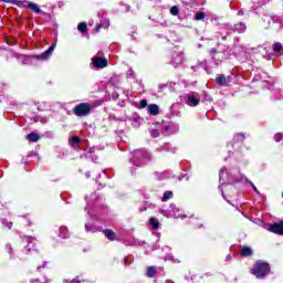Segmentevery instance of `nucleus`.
Wrapping results in <instances>:
<instances>
[{"label":"nucleus","mask_w":283,"mask_h":283,"mask_svg":"<svg viewBox=\"0 0 283 283\" xmlns=\"http://www.w3.org/2000/svg\"><path fill=\"white\" fill-rule=\"evenodd\" d=\"M224 176H227L228 182H231V184L247 182L248 185H250V187H252L253 191L256 192L258 196H260V190H258V187H255V185L251 180H249L244 175H242V172H240V168L227 169V167H223L220 169V180H222Z\"/></svg>","instance_id":"1"},{"label":"nucleus","mask_w":283,"mask_h":283,"mask_svg":"<svg viewBox=\"0 0 283 283\" xmlns=\"http://www.w3.org/2000/svg\"><path fill=\"white\" fill-rule=\"evenodd\" d=\"M219 180L220 182H222L221 186H219V189H221L222 198L227 200V202H231L229 201L228 198H233L234 200H238V189H235V186H233V185H238V182L231 184L229 181V178H227V175H224V177L220 179V172H219Z\"/></svg>","instance_id":"2"},{"label":"nucleus","mask_w":283,"mask_h":283,"mask_svg":"<svg viewBox=\"0 0 283 283\" xmlns=\"http://www.w3.org/2000/svg\"><path fill=\"white\" fill-rule=\"evenodd\" d=\"M133 158L129 163L133 167H143V165H147L149 160H151V155L145 149H136L132 151Z\"/></svg>","instance_id":"3"},{"label":"nucleus","mask_w":283,"mask_h":283,"mask_svg":"<svg viewBox=\"0 0 283 283\" xmlns=\"http://www.w3.org/2000/svg\"><path fill=\"white\" fill-rule=\"evenodd\" d=\"M103 99H97L92 103H81L73 108L75 116H88L92 112V107H101Z\"/></svg>","instance_id":"4"},{"label":"nucleus","mask_w":283,"mask_h":283,"mask_svg":"<svg viewBox=\"0 0 283 283\" xmlns=\"http://www.w3.org/2000/svg\"><path fill=\"white\" fill-rule=\"evenodd\" d=\"M56 48V42H54L46 51H44L41 55H24L22 60L23 65H32L33 59L36 61H48L50 56H52V52H54Z\"/></svg>","instance_id":"5"},{"label":"nucleus","mask_w":283,"mask_h":283,"mask_svg":"<svg viewBox=\"0 0 283 283\" xmlns=\"http://www.w3.org/2000/svg\"><path fill=\"white\" fill-rule=\"evenodd\" d=\"M270 271L271 268L269 266V263L259 260L251 270V273L252 275H255L258 280H263V277H266V275H269Z\"/></svg>","instance_id":"6"},{"label":"nucleus","mask_w":283,"mask_h":283,"mask_svg":"<svg viewBox=\"0 0 283 283\" xmlns=\"http://www.w3.org/2000/svg\"><path fill=\"white\" fill-rule=\"evenodd\" d=\"M159 213L161 216H165L166 218H181V220H185L187 216L180 213V208L176 207V205H170L168 209H160Z\"/></svg>","instance_id":"7"},{"label":"nucleus","mask_w":283,"mask_h":283,"mask_svg":"<svg viewBox=\"0 0 283 283\" xmlns=\"http://www.w3.org/2000/svg\"><path fill=\"white\" fill-rule=\"evenodd\" d=\"M92 65L94 70H104V67H107L108 61L103 57V51H98L97 55L92 57Z\"/></svg>","instance_id":"8"},{"label":"nucleus","mask_w":283,"mask_h":283,"mask_svg":"<svg viewBox=\"0 0 283 283\" xmlns=\"http://www.w3.org/2000/svg\"><path fill=\"white\" fill-rule=\"evenodd\" d=\"M13 6H19V7H23V8H29L30 10H32L33 12H35V14H41V8L39 7V4L30 2L28 0L21 1V0H13L12 1Z\"/></svg>","instance_id":"9"},{"label":"nucleus","mask_w":283,"mask_h":283,"mask_svg":"<svg viewBox=\"0 0 283 283\" xmlns=\"http://www.w3.org/2000/svg\"><path fill=\"white\" fill-rule=\"evenodd\" d=\"M185 103L189 105V107H198L200 105V94L196 92H190L185 95Z\"/></svg>","instance_id":"10"},{"label":"nucleus","mask_w":283,"mask_h":283,"mask_svg":"<svg viewBox=\"0 0 283 283\" xmlns=\"http://www.w3.org/2000/svg\"><path fill=\"white\" fill-rule=\"evenodd\" d=\"M22 242L24 244V254L28 255V253H31L34 251V247L36 244V239L32 237L24 235L22 238Z\"/></svg>","instance_id":"11"},{"label":"nucleus","mask_w":283,"mask_h":283,"mask_svg":"<svg viewBox=\"0 0 283 283\" xmlns=\"http://www.w3.org/2000/svg\"><path fill=\"white\" fill-rule=\"evenodd\" d=\"M182 63H185V52L174 51L171 55L170 65H174V67H178V65H182Z\"/></svg>","instance_id":"12"},{"label":"nucleus","mask_w":283,"mask_h":283,"mask_svg":"<svg viewBox=\"0 0 283 283\" xmlns=\"http://www.w3.org/2000/svg\"><path fill=\"white\" fill-rule=\"evenodd\" d=\"M231 81H233V78L230 75L224 76V74H221L218 77H216L214 83L220 87H227V85H229Z\"/></svg>","instance_id":"13"},{"label":"nucleus","mask_w":283,"mask_h":283,"mask_svg":"<svg viewBox=\"0 0 283 283\" xmlns=\"http://www.w3.org/2000/svg\"><path fill=\"white\" fill-rule=\"evenodd\" d=\"M265 229L268 231H271V233H277V235H283V223H273L265 226Z\"/></svg>","instance_id":"14"},{"label":"nucleus","mask_w":283,"mask_h":283,"mask_svg":"<svg viewBox=\"0 0 283 283\" xmlns=\"http://www.w3.org/2000/svg\"><path fill=\"white\" fill-rule=\"evenodd\" d=\"M84 227L86 233H98L103 231V227H98L96 223H92L91 221H87Z\"/></svg>","instance_id":"15"},{"label":"nucleus","mask_w":283,"mask_h":283,"mask_svg":"<svg viewBox=\"0 0 283 283\" xmlns=\"http://www.w3.org/2000/svg\"><path fill=\"white\" fill-rule=\"evenodd\" d=\"M147 112L150 116H158L160 114V107L157 104H150L147 107Z\"/></svg>","instance_id":"16"},{"label":"nucleus","mask_w":283,"mask_h":283,"mask_svg":"<svg viewBox=\"0 0 283 283\" xmlns=\"http://www.w3.org/2000/svg\"><path fill=\"white\" fill-rule=\"evenodd\" d=\"M59 238H62L63 240H67V238H70V231H67V227L62 226L59 228Z\"/></svg>","instance_id":"17"},{"label":"nucleus","mask_w":283,"mask_h":283,"mask_svg":"<svg viewBox=\"0 0 283 283\" xmlns=\"http://www.w3.org/2000/svg\"><path fill=\"white\" fill-rule=\"evenodd\" d=\"M105 238H107V240H111L112 242H114V240H118V237H116V232H114L112 229H107L104 231Z\"/></svg>","instance_id":"18"},{"label":"nucleus","mask_w":283,"mask_h":283,"mask_svg":"<svg viewBox=\"0 0 283 283\" xmlns=\"http://www.w3.org/2000/svg\"><path fill=\"white\" fill-rule=\"evenodd\" d=\"M40 138L41 136H39V134L36 133H30L29 135H27V139L29 143H39Z\"/></svg>","instance_id":"19"},{"label":"nucleus","mask_w":283,"mask_h":283,"mask_svg":"<svg viewBox=\"0 0 283 283\" xmlns=\"http://www.w3.org/2000/svg\"><path fill=\"white\" fill-rule=\"evenodd\" d=\"M78 143H81V139L78 137H72L69 140V145L74 149H78Z\"/></svg>","instance_id":"20"},{"label":"nucleus","mask_w":283,"mask_h":283,"mask_svg":"<svg viewBox=\"0 0 283 283\" xmlns=\"http://www.w3.org/2000/svg\"><path fill=\"white\" fill-rule=\"evenodd\" d=\"M247 30V24H244L243 22L237 23L234 25V31L239 32L240 34H242V32H245Z\"/></svg>","instance_id":"21"},{"label":"nucleus","mask_w":283,"mask_h":283,"mask_svg":"<svg viewBox=\"0 0 283 283\" xmlns=\"http://www.w3.org/2000/svg\"><path fill=\"white\" fill-rule=\"evenodd\" d=\"M241 255L243 258H249V255H253V250L249 247H244L241 251Z\"/></svg>","instance_id":"22"},{"label":"nucleus","mask_w":283,"mask_h":283,"mask_svg":"<svg viewBox=\"0 0 283 283\" xmlns=\"http://www.w3.org/2000/svg\"><path fill=\"white\" fill-rule=\"evenodd\" d=\"M150 226L156 231L158 230V227H160V222L155 217L150 218Z\"/></svg>","instance_id":"23"},{"label":"nucleus","mask_w":283,"mask_h":283,"mask_svg":"<svg viewBox=\"0 0 283 283\" xmlns=\"http://www.w3.org/2000/svg\"><path fill=\"white\" fill-rule=\"evenodd\" d=\"M172 198H174V192L166 191V192H164L161 200H163V202H167V200H171Z\"/></svg>","instance_id":"24"},{"label":"nucleus","mask_w":283,"mask_h":283,"mask_svg":"<svg viewBox=\"0 0 283 283\" xmlns=\"http://www.w3.org/2000/svg\"><path fill=\"white\" fill-rule=\"evenodd\" d=\"M147 277H155L156 275V268L148 266L146 272Z\"/></svg>","instance_id":"25"},{"label":"nucleus","mask_w":283,"mask_h":283,"mask_svg":"<svg viewBox=\"0 0 283 283\" xmlns=\"http://www.w3.org/2000/svg\"><path fill=\"white\" fill-rule=\"evenodd\" d=\"M234 143H244V134L239 133L234 136Z\"/></svg>","instance_id":"26"},{"label":"nucleus","mask_w":283,"mask_h":283,"mask_svg":"<svg viewBox=\"0 0 283 283\" xmlns=\"http://www.w3.org/2000/svg\"><path fill=\"white\" fill-rule=\"evenodd\" d=\"M170 14H172V17H178V14H180V9L177 6L170 8Z\"/></svg>","instance_id":"27"},{"label":"nucleus","mask_w":283,"mask_h":283,"mask_svg":"<svg viewBox=\"0 0 283 283\" xmlns=\"http://www.w3.org/2000/svg\"><path fill=\"white\" fill-rule=\"evenodd\" d=\"M77 30L78 32H85V30H87V23L85 22H81L78 25H77Z\"/></svg>","instance_id":"28"},{"label":"nucleus","mask_w":283,"mask_h":283,"mask_svg":"<svg viewBox=\"0 0 283 283\" xmlns=\"http://www.w3.org/2000/svg\"><path fill=\"white\" fill-rule=\"evenodd\" d=\"M164 260H170L171 262H175L177 264H180V261L178 259H174V254H167Z\"/></svg>","instance_id":"29"},{"label":"nucleus","mask_w":283,"mask_h":283,"mask_svg":"<svg viewBox=\"0 0 283 283\" xmlns=\"http://www.w3.org/2000/svg\"><path fill=\"white\" fill-rule=\"evenodd\" d=\"M38 120H40V123H42L43 125H45V123L50 122V117H36L35 118V123H38Z\"/></svg>","instance_id":"30"},{"label":"nucleus","mask_w":283,"mask_h":283,"mask_svg":"<svg viewBox=\"0 0 283 283\" xmlns=\"http://www.w3.org/2000/svg\"><path fill=\"white\" fill-rule=\"evenodd\" d=\"M196 21H203L205 12H198L195 17Z\"/></svg>","instance_id":"31"},{"label":"nucleus","mask_w":283,"mask_h":283,"mask_svg":"<svg viewBox=\"0 0 283 283\" xmlns=\"http://www.w3.org/2000/svg\"><path fill=\"white\" fill-rule=\"evenodd\" d=\"M274 52L280 53L282 52V43L277 42L274 44Z\"/></svg>","instance_id":"32"},{"label":"nucleus","mask_w":283,"mask_h":283,"mask_svg":"<svg viewBox=\"0 0 283 283\" xmlns=\"http://www.w3.org/2000/svg\"><path fill=\"white\" fill-rule=\"evenodd\" d=\"M150 136H153V138H158L160 132L158 129H150Z\"/></svg>","instance_id":"33"},{"label":"nucleus","mask_w":283,"mask_h":283,"mask_svg":"<svg viewBox=\"0 0 283 283\" xmlns=\"http://www.w3.org/2000/svg\"><path fill=\"white\" fill-rule=\"evenodd\" d=\"M133 262H134V259L130 258V256H126V258L124 259V264H125V266H129V264H132Z\"/></svg>","instance_id":"34"},{"label":"nucleus","mask_w":283,"mask_h":283,"mask_svg":"<svg viewBox=\"0 0 283 283\" xmlns=\"http://www.w3.org/2000/svg\"><path fill=\"white\" fill-rule=\"evenodd\" d=\"M274 140H275V143H280L281 140H283V134L282 133L275 134Z\"/></svg>","instance_id":"35"},{"label":"nucleus","mask_w":283,"mask_h":283,"mask_svg":"<svg viewBox=\"0 0 283 283\" xmlns=\"http://www.w3.org/2000/svg\"><path fill=\"white\" fill-rule=\"evenodd\" d=\"M81 282H83L81 276H77V277L73 279L72 281H67V280L64 281V283H81Z\"/></svg>","instance_id":"36"},{"label":"nucleus","mask_w":283,"mask_h":283,"mask_svg":"<svg viewBox=\"0 0 283 283\" xmlns=\"http://www.w3.org/2000/svg\"><path fill=\"white\" fill-rule=\"evenodd\" d=\"M133 127H140V118L138 117L133 118Z\"/></svg>","instance_id":"37"},{"label":"nucleus","mask_w":283,"mask_h":283,"mask_svg":"<svg viewBox=\"0 0 283 283\" xmlns=\"http://www.w3.org/2000/svg\"><path fill=\"white\" fill-rule=\"evenodd\" d=\"M1 223L7 227L8 229H12V222L11 221H7L6 219L1 220Z\"/></svg>","instance_id":"38"},{"label":"nucleus","mask_w":283,"mask_h":283,"mask_svg":"<svg viewBox=\"0 0 283 283\" xmlns=\"http://www.w3.org/2000/svg\"><path fill=\"white\" fill-rule=\"evenodd\" d=\"M145 107H147V99H142V101L139 102L138 108H139V109H145Z\"/></svg>","instance_id":"39"},{"label":"nucleus","mask_w":283,"mask_h":283,"mask_svg":"<svg viewBox=\"0 0 283 283\" xmlns=\"http://www.w3.org/2000/svg\"><path fill=\"white\" fill-rule=\"evenodd\" d=\"M126 244L140 247L143 245V241L133 240L132 242H127Z\"/></svg>","instance_id":"40"},{"label":"nucleus","mask_w":283,"mask_h":283,"mask_svg":"<svg viewBox=\"0 0 283 283\" xmlns=\"http://www.w3.org/2000/svg\"><path fill=\"white\" fill-rule=\"evenodd\" d=\"M87 217L90 218L91 222H95V220H96V214L90 212V210H87Z\"/></svg>","instance_id":"41"},{"label":"nucleus","mask_w":283,"mask_h":283,"mask_svg":"<svg viewBox=\"0 0 283 283\" xmlns=\"http://www.w3.org/2000/svg\"><path fill=\"white\" fill-rule=\"evenodd\" d=\"M216 54H220V52H218V49H211L210 56H212L213 60H216Z\"/></svg>","instance_id":"42"},{"label":"nucleus","mask_w":283,"mask_h":283,"mask_svg":"<svg viewBox=\"0 0 283 283\" xmlns=\"http://www.w3.org/2000/svg\"><path fill=\"white\" fill-rule=\"evenodd\" d=\"M256 8H260V6H266V3H269V0H256Z\"/></svg>","instance_id":"43"},{"label":"nucleus","mask_w":283,"mask_h":283,"mask_svg":"<svg viewBox=\"0 0 283 283\" xmlns=\"http://www.w3.org/2000/svg\"><path fill=\"white\" fill-rule=\"evenodd\" d=\"M6 250L12 255V245L10 243L6 245Z\"/></svg>","instance_id":"44"},{"label":"nucleus","mask_w":283,"mask_h":283,"mask_svg":"<svg viewBox=\"0 0 283 283\" xmlns=\"http://www.w3.org/2000/svg\"><path fill=\"white\" fill-rule=\"evenodd\" d=\"M48 264V262H44L42 265L38 266V271H41L42 269H45V265Z\"/></svg>","instance_id":"45"},{"label":"nucleus","mask_w":283,"mask_h":283,"mask_svg":"<svg viewBox=\"0 0 283 283\" xmlns=\"http://www.w3.org/2000/svg\"><path fill=\"white\" fill-rule=\"evenodd\" d=\"M205 95V101H211V96L207 95V93H203Z\"/></svg>","instance_id":"46"},{"label":"nucleus","mask_w":283,"mask_h":283,"mask_svg":"<svg viewBox=\"0 0 283 283\" xmlns=\"http://www.w3.org/2000/svg\"><path fill=\"white\" fill-rule=\"evenodd\" d=\"M102 28H103L102 24H97V25H96V31L98 32V30H101Z\"/></svg>","instance_id":"47"},{"label":"nucleus","mask_w":283,"mask_h":283,"mask_svg":"<svg viewBox=\"0 0 283 283\" xmlns=\"http://www.w3.org/2000/svg\"><path fill=\"white\" fill-rule=\"evenodd\" d=\"M128 74L133 75V74H134V71H133V70H129V71H128Z\"/></svg>","instance_id":"48"},{"label":"nucleus","mask_w":283,"mask_h":283,"mask_svg":"<svg viewBox=\"0 0 283 283\" xmlns=\"http://www.w3.org/2000/svg\"><path fill=\"white\" fill-rule=\"evenodd\" d=\"M169 249H170L169 247H165L164 251H169Z\"/></svg>","instance_id":"49"},{"label":"nucleus","mask_w":283,"mask_h":283,"mask_svg":"<svg viewBox=\"0 0 283 283\" xmlns=\"http://www.w3.org/2000/svg\"><path fill=\"white\" fill-rule=\"evenodd\" d=\"M129 8H130L129 6H126V12H129Z\"/></svg>","instance_id":"50"},{"label":"nucleus","mask_w":283,"mask_h":283,"mask_svg":"<svg viewBox=\"0 0 283 283\" xmlns=\"http://www.w3.org/2000/svg\"><path fill=\"white\" fill-rule=\"evenodd\" d=\"M92 175L90 172H86V178H90Z\"/></svg>","instance_id":"51"},{"label":"nucleus","mask_w":283,"mask_h":283,"mask_svg":"<svg viewBox=\"0 0 283 283\" xmlns=\"http://www.w3.org/2000/svg\"><path fill=\"white\" fill-rule=\"evenodd\" d=\"M227 260H231V254H228V255H227Z\"/></svg>","instance_id":"52"},{"label":"nucleus","mask_w":283,"mask_h":283,"mask_svg":"<svg viewBox=\"0 0 283 283\" xmlns=\"http://www.w3.org/2000/svg\"><path fill=\"white\" fill-rule=\"evenodd\" d=\"M167 147H168V146H167V145H165V146H163V147H161V149H168Z\"/></svg>","instance_id":"53"},{"label":"nucleus","mask_w":283,"mask_h":283,"mask_svg":"<svg viewBox=\"0 0 283 283\" xmlns=\"http://www.w3.org/2000/svg\"><path fill=\"white\" fill-rule=\"evenodd\" d=\"M91 198H92V199H96V195H92Z\"/></svg>","instance_id":"54"},{"label":"nucleus","mask_w":283,"mask_h":283,"mask_svg":"<svg viewBox=\"0 0 283 283\" xmlns=\"http://www.w3.org/2000/svg\"><path fill=\"white\" fill-rule=\"evenodd\" d=\"M222 40H223V41H227V36H222Z\"/></svg>","instance_id":"55"},{"label":"nucleus","mask_w":283,"mask_h":283,"mask_svg":"<svg viewBox=\"0 0 283 283\" xmlns=\"http://www.w3.org/2000/svg\"><path fill=\"white\" fill-rule=\"evenodd\" d=\"M239 14H244V12L243 11H239Z\"/></svg>","instance_id":"56"},{"label":"nucleus","mask_w":283,"mask_h":283,"mask_svg":"<svg viewBox=\"0 0 283 283\" xmlns=\"http://www.w3.org/2000/svg\"><path fill=\"white\" fill-rule=\"evenodd\" d=\"M192 70H196V67H195V66H192Z\"/></svg>","instance_id":"57"},{"label":"nucleus","mask_w":283,"mask_h":283,"mask_svg":"<svg viewBox=\"0 0 283 283\" xmlns=\"http://www.w3.org/2000/svg\"><path fill=\"white\" fill-rule=\"evenodd\" d=\"M132 174H134V169H132Z\"/></svg>","instance_id":"58"},{"label":"nucleus","mask_w":283,"mask_h":283,"mask_svg":"<svg viewBox=\"0 0 283 283\" xmlns=\"http://www.w3.org/2000/svg\"><path fill=\"white\" fill-rule=\"evenodd\" d=\"M85 200H87V197H85Z\"/></svg>","instance_id":"59"}]
</instances>
